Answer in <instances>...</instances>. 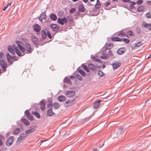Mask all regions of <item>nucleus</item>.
Here are the masks:
<instances>
[{"label":"nucleus","instance_id":"64","mask_svg":"<svg viewBox=\"0 0 151 151\" xmlns=\"http://www.w3.org/2000/svg\"><path fill=\"white\" fill-rule=\"evenodd\" d=\"M109 57H100L101 58L105 59V60H107Z\"/></svg>","mask_w":151,"mask_h":151},{"label":"nucleus","instance_id":"3","mask_svg":"<svg viewBox=\"0 0 151 151\" xmlns=\"http://www.w3.org/2000/svg\"><path fill=\"white\" fill-rule=\"evenodd\" d=\"M4 57H0V65L2 68L3 71H6V68L8 67L7 64Z\"/></svg>","mask_w":151,"mask_h":151},{"label":"nucleus","instance_id":"26","mask_svg":"<svg viewBox=\"0 0 151 151\" xmlns=\"http://www.w3.org/2000/svg\"><path fill=\"white\" fill-rule=\"evenodd\" d=\"M50 27L54 31L57 30L59 29V27L55 24H52L50 25Z\"/></svg>","mask_w":151,"mask_h":151},{"label":"nucleus","instance_id":"41","mask_svg":"<svg viewBox=\"0 0 151 151\" xmlns=\"http://www.w3.org/2000/svg\"><path fill=\"white\" fill-rule=\"evenodd\" d=\"M50 19L53 21H55L57 19V17L56 16L53 14H52L50 16Z\"/></svg>","mask_w":151,"mask_h":151},{"label":"nucleus","instance_id":"13","mask_svg":"<svg viewBox=\"0 0 151 151\" xmlns=\"http://www.w3.org/2000/svg\"><path fill=\"white\" fill-rule=\"evenodd\" d=\"M88 66L89 68L92 71H95L96 70V68L95 65L91 63H88Z\"/></svg>","mask_w":151,"mask_h":151},{"label":"nucleus","instance_id":"47","mask_svg":"<svg viewBox=\"0 0 151 151\" xmlns=\"http://www.w3.org/2000/svg\"><path fill=\"white\" fill-rule=\"evenodd\" d=\"M68 20L69 22H72L73 21V18L71 16L69 15L66 18Z\"/></svg>","mask_w":151,"mask_h":151},{"label":"nucleus","instance_id":"54","mask_svg":"<svg viewBox=\"0 0 151 151\" xmlns=\"http://www.w3.org/2000/svg\"><path fill=\"white\" fill-rule=\"evenodd\" d=\"M142 2H143L142 0H138L136 2V3L138 5H140L142 3Z\"/></svg>","mask_w":151,"mask_h":151},{"label":"nucleus","instance_id":"14","mask_svg":"<svg viewBox=\"0 0 151 151\" xmlns=\"http://www.w3.org/2000/svg\"><path fill=\"white\" fill-rule=\"evenodd\" d=\"M46 12H43L42 14L40 15L39 18V20L42 22L43 19H46Z\"/></svg>","mask_w":151,"mask_h":151},{"label":"nucleus","instance_id":"24","mask_svg":"<svg viewBox=\"0 0 151 151\" xmlns=\"http://www.w3.org/2000/svg\"><path fill=\"white\" fill-rule=\"evenodd\" d=\"M22 122H23L25 126H28L30 124L29 122L27 120V119L25 118H23L22 120Z\"/></svg>","mask_w":151,"mask_h":151},{"label":"nucleus","instance_id":"55","mask_svg":"<svg viewBox=\"0 0 151 151\" xmlns=\"http://www.w3.org/2000/svg\"><path fill=\"white\" fill-rule=\"evenodd\" d=\"M111 3L109 1H108L106 2L105 4V6L107 7L108 6H109L110 4Z\"/></svg>","mask_w":151,"mask_h":151},{"label":"nucleus","instance_id":"4","mask_svg":"<svg viewBox=\"0 0 151 151\" xmlns=\"http://www.w3.org/2000/svg\"><path fill=\"white\" fill-rule=\"evenodd\" d=\"M14 140V137L13 136H10L6 139V145L7 146H11L13 144Z\"/></svg>","mask_w":151,"mask_h":151},{"label":"nucleus","instance_id":"36","mask_svg":"<svg viewBox=\"0 0 151 151\" xmlns=\"http://www.w3.org/2000/svg\"><path fill=\"white\" fill-rule=\"evenodd\" d=\"M20 131V129L19 128H15L13 132V134H15L19 133Z\"/></svg>","mask_w":151,"mask_h":151},{"label":"nucleus","instance_id":"17","mask_svg":"<svg viewBox=\"0 0 151 151\" xmlns=\"http://www.w3.org/2000/svg\"><path fill=\"white\" fill-rule=\"evenodd\" d=\"M101 101V100H98L95 102L93 103V107L96 109L98 108Z\"/></svg>","mask_w":151,"mask_h":151},{"label":"nucleus","instance_id":"9","mask_svg":"<svg viewBox=\"0 0 151 151\" xmlns=\"http://www.w3.org/2000/svg\"><path fill=\"white\" fill-rule=\"evenodd\" d=\"M8 63L10 64H12L13 62L18 60L19 57H6Z\"/></svg>","mask_w":151,"mask_h":151},{"label":"nucleus","instance_id":"33","mask_svg":"<svg viewBox=\"0 0 151 151\" xmlns=\"http://www.w3.org/2000/svg\"><path fill=\"white\" fill-rule=\"evenodd\" d=\"M134 36V33L132 31H129L127 32L126 34V37H129V36Z\"/></svg>","mask_w":151,"mask_h":151},{"label":"nucleus","instance_id":"50","mask_svg":"<svg viewBox=\"0 0 151 151\" xmlns=\"http://www.w3.org/2000/svg\"><path fill=\"white\" fill-rule=\"evenodd\" d=\"M47 34L48 37L51 39L52 38V35L49 31H47Z\"/></svg>","mask_w":151,"mask_h":151},{"label":"nucleus","instance_id":"38","mask_svg":"<svg viewBox=\"0 0 151 151\" xmlns=\"http://www.w3.org/2000/svg\"><path fill=\"white\" fill-rule=\"evenodd\" d=\"M101 6V5L99 0H97L95 5V7L96 9H99Z\"/></svg>","mask_w":151,"mask_h":151},{"label":"nucleus","instance_id":"58","mask_svg":"<svg viewBox=\"0 0 151 151\" xmlns=\"http://www.w3.org/2000/svg\"><path fill=\"white\" fill-rule=\"evenodd\" d=\"M122 1L124 2H126L127 3L130 2V0H122Z\"/></svg>","mask_w":151,"mask_h":151},{"label":"nucleus","instance_id":"61","mask_svg":"<svg viewBox=\"0 0 151 151\" xmlns=\"http://www.w3.org/2000/svg\"><path fill=\"white\" fill-rule=\"evenodd\" d=\"M63 88H67V86L65 85L64 83L63 84Z\"/></svg>","mask_w":151,"mask_h":151},{"label":"nucleus","instance_id":"7","mask_svg":"<svg viewBox=\"0 0 151 151\" xmlns=\"http://www.w3.org/2000/svg\"><path fill=\"white\" fill-rule=\"evenodd\" d=\"M24 114L30 120L32 121L34 120L33 116L28 110H25Z\"/></svg>","mask_w":151,"mask_h":151},{"label":"nucleus","instance_id":"46","mask_svg":"<svg viewBox=\"0 0 151 151\" xmlns=\"http://www.w3.org/2000/svg\"><path fill=\"white\" fill-rule=\"evenodd\" d=\"M107 50H104L102 52V54L104 55L103 57H106V56H107V54L108 53V52L107 51Z\"/></svg>","mask_w":151,"mask_h":151},{"label":"nucleus","instance_id":"42","mask_svg":"<svg viewBox=\"0 0 151 151\" xmlns=\"http://www.w3.org/2000/svg\"><path fill=\"white\" fill-rule=\"evenodd\" d=\"M98 74L100 77H101L104 76L105 75V73L101 70H100L98 71Z\"/></svg>","mask_w":151,"mask_h":151},{"label":"nucleus","instance_id":"60","mask_svg":"<svg viewBox=\"0 0 151 151\" xmlns=\"http://www.w3.org/2000/svg\"><path fill=\"white\" fill-rule=\"evenodd\" d=\"M12 2L8 4L6 6H7L8 7V6H10L12 5Z\"/></svg>","mask_w":151,"mask_h":151},{"label":"nucleus","instance_id":"25","mask_svg":"<svg viewBox=\"0 0 151 151\" xmlns=\"http://www.w3.org/2000/svg\"><path fill=\"white\" fill-rule=\"evenodd\" d=\"M79 12H83L85 11V9L82 4H81L78 7Z\"/></svg>","mask_w":151,"mask_h":151},{"label":"nucleus","instance_id":"28","mask_svg":"<svg viewBox=\"0 0 151 151\" xmlns=\"http://www.w3.org/2000/svg\"><path fill=\"white\" fill-rule=\"evenodd\" d=\"M41 34L42 38L43 39H45L46 38V33L45 31L44 30H42L41 31Z\"/></svg>","mask_w":151,"mask_h":151},{"label":"nucleus","instance_id":"2","mask_svg":"<svg viewBox=\"0 0 151 151\" xmlns=\"http://www.w3.org/2000/svg\"><path fill=\"white\" fill-rule=\"evenodd\" d=\"M126 58L125 57H123L122 59L118 61V62L114 61L112 64V66L113 69L114 70L117 68H119L121 65V63L125 62Z\"/></svg>","mask_w":151,"mask_h":151},{"label":"nucleus","instance_id":"35","mask_svg":"<svg viewBox=\"0 0 151 151\" xmlns=\"http://www.w3.org/2000/svg\"><path fill=\"white\" fill-rule=\"evenodd\" d=\"M123 130V129L121 127H120L118 129L116 132L117 135L118 136H119L121 134Z\"/></svg>","mask_w":151,"mask_h":151},{"label":"nucleus","instance_id":"22","mask_svg":"<svg viewBox=\"0 0 151 151\" xmlns=\"http://www.w3.org/2000/svg\"><path fill=\"white\" fill-rule=\"evenodd\" d=\"M63 81L64 82L67 83L69 85L72 84V83L71 81H70V79L69 78H68L67 76H65L64 78L63 79Z\"/></svg>","mask_w":151,"mask_h":151},{"label":"nucleus","instance_id":"16","mask_svg":"<svg viewBox=\"0 0 151 151\" xmlns=\"http://www.w3.org/2000/svg\"><path fill=\"white\" fill-rule=\"evenodd\" d=\"M28 136V135H26V134L24 133H22L17 138V142L22 139L24 137H27Z\"/></svg>","mask_w":151,"mask_h":151},{"label":"nucleus","instance_id":"20","mask_svg":"<svg viewBox=\"0 0 151 151\" xmlns=\"http://www.w3.org/2000/svg\"><path fill=\"white\" fill-rule=\"evenodd\" d=\"M58 99L59 101L62 102L65 101L66 98L65 96L61 95L58 97Z\"/></svg>","mask_w":151,"mask_h":151},{"label":"nucleus","instance_id":"19","mask_svg":"<svg viewBox=\"0 0 151 151\" xmlns=\"http://www.w3.org/2000/svg\"><path fill=\"white\" fill-rule=\"evenodd\" d=\"M31 40L34 43L36 44L38 43V39L35 35H34L32 36Z\"/></svg>","mask_w":151,"mask_h":151},{"label":"nucleus","instance_id":"21","mask_svg":"<svg viewBox=\"0 0 151 151\" xmlns=\"http://www.w3.org/2000/svg\"><path fill=\"white\" fill-rule=\"evenodd\" d=\"M125 51V49L124 47L119 48L117 50V53L119 55H122L124 53Z\"/></svg>","mask_w":151,"mask_h":151},{"label":"nucleus","instance_id":"62","mask_svg":"<svg viewBox=\"0 0 151 151\" xmlns=\"http://www.w3.org/2000/svg\"><path fill=\"white\" fill-rule=\"evenodd\" d=\"M70 78L71 79H73L75 78V77L74 76L71 75V76H70Z\"/></svg>","mask_w":151,"mask_h":151},{"label":"nucleus","instance_id":"40","mask_svg":"<svg viewBox=\"0 0 151 151\" xmlns=\"http://www.w3.org/2000/svg\"><path fill=\"white\" fill-rule=\"evenodd\" d=\"M144 7L143 6H139L137 9V10L139 12H141L144 11Z\"/></svg>","mask_w":151,"mask_h":151},{"label":"nucleus","instance_id":"11","mask_svg":"<svg viewBox=\"0 0 151 151\" xmlns=\"http://www.w3.org/2000/svg\"><path fill=\"white\" fill-rule=\"evenodd\" d=\"M75 101V99L72 100H67L64 104V105L66 107L71 106L73 103V102Z\"/></svg>","mask_w":151,"mask_h":151},{"label":"nucleus","instance_id":"51","mask_svg":"<svg viewBox=\"0 0 151 151\" xmlns=\"http://www.w3.org/2000/svg\"><path fill=\"white\" fill-rule=\"evenodd\" d=\"M76 9L75 8H71L70 10V14L73 13L74 12L76 11Z\"/></svg>","mask_w":151,"mask_h":151},{"label":"nucleus","instance_id":"23","mask_svg":"<svg viewBox=\"0 0 151 151\" xmlns=\"http://www.w3.org/2000/svg\"><path fill=\"white\" fill-rule=\"evenodd\" d=\"M45 102L43 101H42L40 102V105L41 106L40 109H41L43 111L45 109Z\"/></svg>","mask_w":151,"mask_h":151},{"label":"nucleus","instance_id":"6","mask_svg":"<svg viewBox=\"0 0 151 151\" xmlns=\"http://www.w3.org/2000/svg\"><path fill=\"white\" fill-rule=\"evenodd\" d=\"M75 93L76 92L74 90L68 91L65 92V95L68 97H72Z\"/></svg>","mask_w":151,"mask_h":151},{"label":"nucleus","instance_id":"63","mask_svg":"<svg viewBox=\"0 0 151 151\" xmlns=\"http://www.w3.org/2000/svg\"><path fill=\"white\" fill-rule=\"evenodd\" d=\"M8 8V7L7 6H6L5 7H4V8H3V10H4V11H5V10L6 9Z\"/></svg>","mask_w":151,"mask_h":151},{"label":"nucleus","instance_id":"10","mask_svg":"<svg viewBox=\"0 0 151 151\" xmlns=\"http://www.w3.org/2000/svg\"><path fill=\"white\" fill-rule=\"evenodd\" d=\"M32 28L36 32H39L41 30V27L38 24H36L33 26Z\"/></svg>","mask_w":151,"mask_h":151},{"label":"nucleus","instance_id":"45","mask_svg":"<svg viewBox=\"0 0 151 151\" xmlns=\"http://www.w3.org/2000/svg\"><path fill=\"white\" fill-rule=\"evenodd\" d=\"M75 76L78 80L80 81L82 80L83 78L79 74H76Z\"/></svg>","mask_w":151,"mask_h":151},{"label":"nucleus","instance_id":"57","mask_svg":"<svg viewBox=\"0 0 151 151\" xmlns=\"http://www.w3.org/2000/svg\"><path fill=\"white\" fill-rule=\"evenodd\" d=\"M0 137L2 140H4L5 139V137L1 134L0 135Z\"/></svg>","mask_w":151,"mask_h":151},{"label":"nucleus","instance_id":"43","mask_svg":"<svg viewBox=\"0 0 151 151\" xmlns=\"http://www.w3.org/2000/svg\"><path fill=\"white\" fill-rule=\"evenodd\" d=\"M8 50L12 54H14V52L12 48L10 46H9L8 47Z\"/></svg>","mask_w":151,"mask_h":151},{"label":"nucleus","instance_id":"53","mask_svg":"<svg viewBox=\"0 0 151 151\" xmlns=\"http://www.w3.org/2000/svg\"><path fill=\"white\" fill-rule=\"evenodd\" d=\"M146 17L147 18H151V14L149 13V12H148L147 13H146Z\"/></svg>","mask_w":151,"mask_h":151},{"label":"nucleus","instance_id":"1","mask_svg":"<svg viewBox=\"0 0 151 151\" xmlns=\"http://www.w3.org/2000/svg\"><path fill=\"white\" fill-rule=\"evenodd\" d=\"M16 42L18 45L19 48L21 51L22 53H21L20 51L17 49V47L15 45H13L12 47L14 48L18 56L19 57L23 56L25 54V49L24 47L22 46V42L21 41L18 40L16 41Z\"/></svg>","mask_w":151,"mask_h":151},{"label":"nucleus","instance_id":"39","mask_svg":"<svg viewBox=\"0 0 151 151\" xmlns=\"http://www.w3.org/2000/svg\"><path fill=\"white\" fill-rule=\"evenodd\" d=\"M82 66L83 69L87 72L89 73V70L88 69L87 66L84 65V64H82Z\"/></svg>","mask_w":151,"mask_h":151},{"label":"nucleus","instance_id":"31","mask_svg":"<svg viewBox=\"0 0 151 151\" xmlns=\"http://www.w3.org/2000/svg\"><path fill=\"white\" fill-rule=\"evenodd\" d=\"M32 114L38 119H40V114L37 111H32Z\"/></svg>","mask_w":151,"mask_h":151},{"label":"nucleus","instance_id":"48","mask_svg":"<svg viewBox=\"0 0 151 151\" xmlns=\"http://www.w3.org/2000/svg\"><path fill=\"white\" fill-rule=\"evenodd\" d=\"M122 39V41H123L126 43H128L129 42V40L128 39L124 38Z\"/></svg>","mask_w":151,"mask_h":151},{"label":"nucleus","instance_id":"32","mask_svg":"<svg viewBox=\"0 0 151 151\" xmlns=\"http://www.w3.org/2000/svg\"><path fill=\"white\" fill-rule=\"evenodd\" d=\"M143 25L145 28L151 30V24H150L144 23Z\"/></svg>","mask_w":151,"mask_h":151},{"label":"nucleus","instance_id":"56","mask_svg":"<svg viewBox=\"0 0 151 151\" xmlns=\"http://www.w3.org/2000/svg\"><path fill=\"white\" fill-rule=\"evenodd\" d=\"M130 5L132 6V5H134L136 4V3L134 2V1H131L130 2Z\"/></svg>","mask_w":151,"mask_h":151},{"label":"nucleus","instance_id":"8","mask_svg":"<svg viewBox=\"0 0 151 151\" xmlns=\"http://www.w3.org/2000/svg\"><path fill=\"white\" fill-rule=\"evenodd\" d=\"M30 129L26 131L25 133L26 135H28L29 134L34 131L36 129V126H34L32 127H30Z\"/></svg>","mask_w":151,"mask_h":151},{"label":"nucleus","instance_id":"29","mask_svg":"<svg viewBox=\"0 0 151 151\" xmlns=\"http://www.w3.org/2000/svg\"><path fill=\"white\" fill-rule=\"evenodd\" d=\"M78 71L79 73L83 77H85L86 76V73L83 70L81 69L78 68Z\"/></svg>","mask_w":151,"mask_h":151},{"label":"nucleus","instance_id":"27","mask_svg":"<svg viewBox=\"0 0 151 151\" xmlns=\"http://www.w3.org/2000/svg\"><path fill=\"white\" fill-rule=\"evenodd\" d=\"M117 35L120 37H126V34L123 31H121L118 33Z\"/></svg>","mask_w":151,"mask_h":151},{"label":"nucleus","instance_id":"59","mask_svg":"<svg viewBox=\"0 0 151 151\" xmlns=\"http://www.w3.org/2000/svg\"><path fill=\"white\" fill-rule=\"evenodd\" d=\"M3 142L1 140V139H0V146H1L3 145Z\"/></svg>","mask_w":151,"mask_h":151},{"label":"nucleus","instance_id":"37","mask_svg":"<svg viewBox=\"0 0 151 151\" xmlns=\"http://www.w3.org/2000/svg\"><path fill=\"white\" fill-rule=\"evenodd\" d=\"M111 40L114 41H121L122 40L118 37H113L111 38Z\"/></svg>","mask_w":151,"mask_h":151},{"label":"nucleus","instance_id":"52","mask_svg":"<svg viewBox=\"0 0 151 151\" xmlns=\"http://www.w3.org/2000/svg\"><path fill=\"white\" fill-rule=\"evenodd\" d=\"M52 102L51 101H50L49 102V104H47V107L48 108H49V107L52 108Z\"/></svg>","mask_w":151,"mask_h":151},{"label":"nucleus","instance_id":"5","mask_svg":"<svg viewBox=\"0 0 151 151\" xmlns=\"http://www.w3.org/2000/svg\"><path fill=\"white\" fill-rule=\"evenodd\" d=\"M57 22L59 24L63 25L68 22V19L64 17L62 18H58L57 20Z\"/></svg>","mask_w":151,"mask_h":151},{"label":"nucleus","instance_id":"15","mask_svg":"<svg viewBox=\"0 0 151 151\" xmlns=\"http://www.w3.org/2000/svg\"><path fill=\"white\" fill-rule=\"evenodd\" d=\"M113 47V44L111 43H107L105 44L104 46V47L106 50H108L110 49Z\"/></svg>","mask_w":151,"mask_h":151},{"label":"nucleus","instance_id":"18","mask_svg":"<svg viewBox=\"0 0 151 151\" xmlns=\"http://www.w3.org/2000/svg\"><path fill=\"white\" fill-rule=\"evenodd\" d=\"M47 114L49 116H54L55 114L53 112L52 109H49L47 110Z\"/></svg>","mask_w":151,"mask_h":151},{"label":"nucleus","instance_id":"12","mask_svg":"<svg viewBox=\"0 0 151 151\" xmlns=\"http://www.w3.org/2000/svg\"><path fill=\"white\" fill-rule=\"evenodd\" d=\"M25 48L28 53H30L32 52V49L30 45L27 43L25 44Z\"/></svg>","mask_w":151,"mask_h":151},{"label":"nucleus","instance_id":"34","mask_svg":"<svg viewBox=\"0 0 151 151\" xmlns=\"http://www.w3.org/2000/svg\"><path fill=\"white\" fill-rule=\"evenodd\" d=\"M143 44V43L142 42H138L134 45H132V48H133L135 47H138L142 45Z\"/></svg>","mask_w":151,"mask_h":151},{"label":"nucleus","instance_id":"44","mask_svg":"<svg viewBox=\"0 0 151 151\" xmlns=\"http://www.w3.org/2000/svg\"><path fill=\"white\" fill-rule=\"evenodd\" d=\"M92 60L97 62H98L99 63H101L102 62L99 59L96 58V57H92Z\"/></svg>","mask_w":151,"mask_h":151},{"label":"nucleus","instance_id":"49","mask_svg":"<svg viewBox=\"0 0 151 151\" xmlns=\"http://www.w3.org/2000/svg\"><path fill=\"white\" fill-rule=\"evenodd\" d=\"M107 56L109 57V56H112L113 55V53L112 52L111 50H109L108 51Z\"/></svg>","mask_w":151,"mask_h":151},{"label":"nucleus","instance_id":"30","mask_svg":"<svg viewBox=\"0 0 151 151\" xmlns=\"http://www.w3.org/2000/svg\"><path fill=\"white\" fill-rule=\"evenodd\" d=\"M53 106L54 108V109H57L59 108L60 107V105L57 102L53 103Z\"/></svg>","mask_w":151,"mask_h":151}]
</instances>
